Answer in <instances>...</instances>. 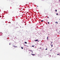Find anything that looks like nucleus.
<instances>
[{"instance_id": "obj_15", "label": "nucleus", "mask_w": 60, "mask_h": 60, "mask_svg": "<svg viewBox=\"0 0 60 60\" xmlns=\"http://www.w3.org/2000/svg\"><path fill=\"white\" fill-rule=\"evenodd\" d=\"M47 49H48L47 48L46 49H45V50H47Z\"/></svg>"}, {"instance_id": "obj_14", "label": "nucleus", "mask_w": 60, "mask_h": 60, "mask_svg": "<svg viewBox=\"0 0 60 60\" xmlns=\"http://www.w3.org/2000/svg\"><path fill=\"white\" fill-rule=\"evenodd\" d=\"M55 11H56H56H57V10H56Z\"/></svg>"}, {"instance_id": "obj_19", "label": "nucleus", "mask_w": 60, "mask_h": 60, "mask_svg": "<svg viewBox=\"0 0 60 60\" xmlns=\"http://www.w3.org/2000/svg\"><path fill=\"white\" fill-rule=\"evenodd\" d=\"M59 54H57V55H59Z\"/></svg>"}, {"instance_id": "obj_8", "label": "nucleus", "mask_w": 60, "mask_h": 60, "mask_svg": "<svg viewBox=\"0 0 60 60\" xmlns=\"http://www.w3.org/2000/svg\"><path fill=\"white\" fill-rule=\"evenodd\" d=\"M52 43H53V42H51V44H52Z\"/></svg>"}, {"instance_id": "obj_2", "label": "nucleus", "mask_w": 60, "mask_h": 60, "mask_svg": "<svg viewBox=\"0 0 60 60\" xmlns=\"http://www.w3.org/2000/svg\"><path fill=\"white\" fill-rule=\"evenodd\" d=\"M55 23H56L57 24H58V22H55Z\"/></svg>"}, {"instance_id": "obj_9", "label": "nucleus", "mask_w": 60, "mask_h": 60, "mask_svg": "<svg viewBox=\"0 0 60 60\" xmlns=\"http://www.w3.org/2000/svg\"><path fill=\"white\" fill-rule=\"evenodd\" d=\"M32 47H34V45H33L32 46Z\"/></svg>"}, {"instance_id": "obj_13", "label": "nucleus", "mask_w": 60, "mask_h": 60, "mask_svg": "<svg viewBox=\"0 0 60 60\" xmlns=\"http://www.w3.org/2000/svg\"><path fill=\"white\" fill-rule=\"evenodd\" d=\"M56 15H58V13H57L56 14Z\"/></svg>"}, {"instance_id": "obj_24", "label": "nucleus", "mask_w": 60, "mask_h": 60, "mask_svg": "<svg viewBox=\"0 0 60 60\" xmlns=\"http://www.w3.org/2000/svg\"><path fill=\"white\" fill-rule=\"evenodd\" d=\"M52 50H52H51L50 51H51V50Z\"/></svg>"}, {"instance_id": "obj_10", "label": "nucleus", "mask_w": 60, "mask_h": 60, "mask_svg": "<svg viewBox=\"0 0 60 60\" xmlns=\"http://www.w3.org/2000/svg\"><path fill=\"white\" fill-rule=\"evenodd\" d=\"M43 20H42L41 21V22H43Z\"/></svg>"}, {"instance_id": "obj_17", "label": "nucleus", "mask_w": 60, "mask_h": 60, "mask_svg": "<svg viewBox=\"0 0 60 60\" xmlns=\"http://www.w3.org/2000/svg\"><path fill=\"white\" fill-rule=\"evenodd\" d=\"M9 44L10 45H11V43H9Z\"/></svg>"}, {"instance_id": "obj_4", "label": "nucleus", "mask_w": 60, "mask_h": 60, "mask_svg": "<svg viewBox=\"0 0 60 60\" xmlns=\"http://www.w3.org/2000/svg\"><path fill=\"white\" fill-rule=\"evenodd\" d=\"M58 32L59 34H60V31H58Z\"/></svg>"}, {"instance_id": "obj_5", "label": "nucleus", "mask_w": 60, "mask_h": 60, "mask_svg": "<svg viewBox=\"0 0 60 60\" xmlns=\"http://www.w3.org/2000/svg\"><path fill=\"white\" fill-rule=\"evenodd\" d=\"M48 38H49V37H47V40H49V39H48Z\"/></svg>"}, {"instance_id": "obj_18", "label": "nucleus", "mask_w": 60, "mask_h": 60, "mask_svg": "<svg viewBox=\"0 0 60 60\" xmlns=\"http://www.w3.org/2000/svg\"><path fill=\"white\" fill-rule=\"evenodd\" d=\"M41 49V48H39V49Z\"/></svg>"}, {"instance_id": "obj_1", "label": "nucleus", "mask_w": 60, "mask_h": 60, "mask_svg": "<svg viewBox=\"0 0 60 60\" xmlns=\"http://www.w3.org/2000/svg\"><path fill=\"white\" fill-rule=\"evenodd\" d=\"M31 55H32V56H34V55H35V54H31Z\"/></svg>"}, {"instance_id": "obj_12", "label": "nucleus", "mask_w": 60, "mask_h": 60, "mask_svg": "<svg viewBox=\"0 0 60 60\" xmlns=\"http://www.w3.org/2000/svg\"><path fill=\"white\" fill-rule=\"evenodd\" d=\"M21 48H22V49H23V48L22 47H21Z\"/></svg>"}, {"instance_id": "obj_22", "label": "nucleus", "mask_w": 60, "mask_h": 60, "mask_svg": "<svg viewBox=\"0 0 60 60\" xmlns=\"http://www.w3.org/2000/svg\"><path fill=\"white\" fill-rule=\"evenodd\" d=\"M14 46V47H15V46Z\"/></svg>"}, {"instance_id": "obj_23", "label": "nucleus", "mask_w": 60, "mask_h": 60, "mask_svg": "<svg viewBox=\"0 0 60 60\" xmlns=\"http://www.w3.org/2000/svg\"><path fill=\"white\" fill-rule=\"evenodd\" d=\"M59 20H60V19H59Z\"/></svg>"}, {"instance_id": "obj_20", "label": "nucleus", "mask_w": 60, "mask_h": 60, "mask_svg": "<svg viewBox=\"0 0 60 60\" xmlns=\"http://www.w3.org/2000/svg\"><path fill=\"white\" fill-rule=\"evenodd\" d=\"M47 18H49V17H47Z\"/></svg>"}, {"instance_id": "obj_26", "label": "nucleus", "mask_w": 60, "mask_h": 60, "mask_svg": "<svg viewBox=\"0 0 60 60\" xmlns=\"http://www.w3.org/2000/svg\"><path fill=\"white\" fill-rule=\"evenodd\" d=\"M37 7H38V6H37Z\"/></svg>"}, {"instance_id": "obj_11", "label": "nucleus", "mask_w": 60, "mask_h": 60, "mask_svg": "<svg viewBox=\"0 0 60 60\" xmlns=\"http://www.w3.org/2000/svg\"><path fill=\"white\" fill-rule=\"evenodd\" d=\"M48 24H49V22H48Z\"/></svg>"}, {"instance_id": "obj_16", "label": "nucleus", "mask_w": 60, "mask_h": 60, "mask_svg": "<svg viewBox=\"0 0 60 60\" xmlns=\"http://www.w3.org/2000/svg\"><path fill=\"white\" fill-rule=\"evenodd\" d=\"M31 51L32 53H33V51Z\"/></svg>"}, {"instance_id": "obj_21", "label": "nucleus", "mask_w": 60, "mask_h": 60, "mask_svg": "<svg viewBox=\"0 0 60 60\" xmlns=\"http://www.w3.org/2000/svg\"><path fill=\"white\" fill-rule=\"evenodd\" d=\"M30 51H31V50H30Z\"/></svg>"}, {"instance_id": "obj_25", "label": "nucleus", "mask_w": 60, "mask_h": 60, "mask_svg": "<svg viewBox=\"0 0 60 60\" xmlns=\"http://www.w3.org/2000/svg\"><path fill=\"white\" fill-rule=\"evenodd\" d=\"M59 1H60V0H59Z\"/></svg>"}, {"instance_id": "obj_3", "label": "nucleus", "mask_w": 60, "mask_h": 60, "mask_svg": "<svg viewBox=\"0 0 60 60\" xmlns=\"http://www.w3.org/2000/svg\"><path fill=\"white\" fill-rule=\"evenodd\" d=\"M35 41H38V40H35Z\"/></svg>"}, {"instance_id": "obj_7", "label": "nucleus", "mask_w": 60, "mask_h": 60, "mask_svg": "<svg viewBox=\"0 0 60 60\" xmlns=\"http://www.w3.org/2000/svg\"><path fill=\"white\" fill-rule=\"evenodd\" d=\"M25 44H27V42H25Z\"/></svg>"}, {"instance_id": "obj_6", "label": "nucleus", "mask_w": 60, "mask_h": 60, "mask_svg": "<svg viewBox=\"0 0 60 60\" xmlns=\"http://www.w3.org/2000/svg\"><path fill=\"white\" fill-rule=\"evenodd\" d=\"M51 47H53V45H52V44L51 45Z\"/></svg>"}]
</instances>
